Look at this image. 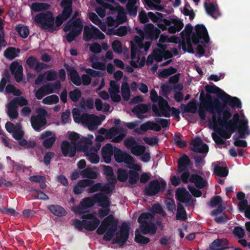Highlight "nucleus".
<instances>
[{"label": "nucleus", "instance_id": "1", "mask_svg": "<svg viewBox=\"0 0 250 250\" xmlns=\"http://www.w3.org/2000/svg\"><path fill=\"white\" fill-rule=\"evenodd\" d=\"M205 89L208 93L216 94L223 101L221 103L218 98H212L209 94L205 95L203 90L201 92L199 114L202 119H205L206 111L213 114L211 119L209 120V126L214 130L212 136L216 144H224V139L230 138L236 128L241 137L250 135L248 120L243 113L235 114L232 120H229L231 113L228 105L240 108L242 107L240 100L229 95L214 85H207Z\"/></svg>", "mask_w": 250, "mask_h": 250}, {"label": "nucleus", "instance_id": "2", "mask_svg": "<svg viewBox=\"0 0 250 250\" xmlns=\"http://www.w3.org/2000/svg\"><path fill=\"white\" fill-rule=\"evenodd\" d=\"M104 170V174L106 176L110 183L104 186L98 183L92 185L87 189L89 193H93L97 191H100L101 193L92 198H87L83 199L80 203V206L73 208L74 211L78 214H83L86 212V209L92 206L95 203H99L100 206L103 208L99 210V215L100 217H104L108 215L109 209L106 207L110 205V202L107 197L104 194H107L111 192L114 188V183L116 181L115 177L113 175L112 168L108 166L103 165L101 166Z\"/></svg>", "mask_w": 250, "mask_h": 250}, {"label": "nucleus", "instance_id": "3", "mask_svg": "<svg viewBox=\"0 0 250 250\" xmlns=\"http://www.w3.org/2000/svg\"><path fill=\"white\" fill-rule=\"evenodd\" d=\"M139 36L134 37V43L138 46L136 47L133 42H131V61L132 66L139 67H142L145 64V58L141 57V52L139 49H144L146 52L151 44L150 41H145V40L156 39L158 38L160 31L155 28L153 24H148L146 25L144 32L136 28Z\"/></svg>", "mask_w": 250, "mask_h": 250}, {"label": "nucleus", "instance_id": "4", "mask_svg": "<svg viewBox=\"0 0 250 250\" xmlns=\"http://www.w3.org/2000/svg\"><path fill=\"white\" fill-rule=\"evenodd\" d=\"M118 224V219L109 215L103 220L97 232L99 234L104 233V239L105 240L113 239L114 243L123 245L128 238L129 226L126 223H123L119 230L116 232Z\"/></svg>", "mask_w": 250, "mask_h": 250}, {"label": "nucleus", "instance_id": "5", "mask_svg": "<svg viewBox=\"0 0 250 250\" xmlns=\"http://www.w3.org/2000/svg\"><path fill=\"white\" fill-rule=\"evenodd\" d=\"M195 34L191 36L190 34L192 30V26L190 24L186 26L184 30L182 32L183 40H186V42L183 45L185 50L189 53H193L194 50L196 49L197 52L202 55L204 53L203 46L200 44V40H203L204 42L208 43L209 42V37L206 27L203 25H197L195 26Z\"/></svg>", "mask_w": 250, "mask_h": 250}, {"label": "nucleus", "instance_id": "6", "mask_svg": "<svg viewBox=\"0 0 250 250\" xmlns=\"http://www.w3.org/2000/svg\"><path fill=\"white\" fill-rule=\"evenodd\" d=\"M71 5V1H62L61 5L63 10L62 15L56 18L55 21L53 14L50 11L36 15L34 21L42 29L50 31L56 30L70 16L72 12Z\"/></svg>", "mask_w": 250, "mask_h": 250}, {"label": "nucleus", "instance_id": "7", "mask_svg": "<svg viewBox=\"0 0 250 250\" xmlns=\"http://www.w3.org/2000/svg\"><path fill=\"white\" fill-rule=\"evenodd\" d=\"M67 136L71 144L77 147V150L83 152L90 163L97 164L99 162L98 151L101 146L98 145L97 148L88 146L92 144L93 135L88 134L87 137H81L76 132L69 131L67 133Z\"/></svg>", "mask_w": 250, "mask_h": 250}, {"label": "nucleus", "instance_id": "8", "mask_svg": "<svg viewBox=\"0 0 250 250\" xmlns=\"http://www.w3.org/2000/svg\"><path fill=\"white\" fill-rule=\"evenodd\" d=\"M178 41V38L175 36L169 37L167 35H161L159 42L158 43L160 48L154 50L153 54L148 57L146 62L147 64H151L153 62V60H155L157 62H161L163 60V58H164V60H169L167 61L163 65L168 64L171 62L170 59L172 57V55L177 54V50L176 49L174 48L172 50V53H171L168 50H166L165 46L162 45V44L164 42L177 43Z\"/></svg>", "mask_w": 250, "mask_h": 250}, {"label": "nucleus", "instance_id": "9", "mask_svg": "<svg viewBox=\"0 0 250 250\" xmlns=\"http://www.w3.org/2000/svg\"><path fill=\"white\" fill-rule=\"evenodd\" d=\"M110 3L103 4V1H96L98 7L96 9V12L99 16L103 18L105 15V9H109L113 14L117 13V18L114 20L112 17H108L107 18V24L109 27L117 26L120 24L123 23L126 20V16L124 9L118 6L115 3L114 1H109Z\"/></svg>", "mask_w": 250, "mask_h": 250}, {"label": "nucleus", "instance_id": "10", "mask_svg": "<svg viewBox=\"0 0 250 250\" xmlns=\"http://www.w3.org/2000/svg\"><path fill=\"white\" fill-rule=\"evenodd\" d=\"M153 215L151 213H144L139 216L138 221L140 224L139 229H137L135 232V241L140 244H145L149 242V239L143 236V234H153L155 233L156 228L153 221Z\"/></svg>", "mask_w": 250, "mask_h": 250}, {"label": "nucleus", "instance_id": "11", "mask_svg": "<svg viewBox=\"0 0 250 250\" xmlns=\"http://www.w3.org/2000/svg\"><path fill=\"white\" fill-rule=\"evenodd\" d=\"M151 20L157 22L158 26L162 31L167 29L170 33H175L180 31L184 26L183 22L178 18H171L169 20L164 19L163 15L159 13H149Z\"/></svg>", "mask_w": 250, "mask_h": 250}, {"label": "nucleus", "instance_id": "12", "mask_svg": "<svg viewBox=\"0 0 250 250\" xmlns=\"http://www.w3.org/2000/svg\"><path fill=\"white\" fill-rule=\"evenodd\" d=\"M150 95L151 101L158 104V107L155 105L152 106V110L156 115L167 117L173 115L176 118L179 117L178 110L173 107L171 108L166 101L158 96L157 92L154 89L150 91Z\"/></svg>", "mask_w": 250, "mask_h": 250}, {"label": "nucleus", "instance_id": "13", "mask_svg": "<svg viewBox=\"0 0 250 250\" xmlns=\"http://www.w3.org/2000/svg\"><path fill=\"white\" fill-rule=\"evenodd\" d=\"M72 114L75 123H82L86 126L90 130L96 129L105 118L104 115L99 116L86 114L81 115L80 110L77 108L73 109Z\"/></svg>", "mask_w": 250, "mask_h": 250}, {"label": "nucleus", "instance_id": "14", "mask_svg": "<svg viewBox=\"0 0 250 250\" xmlns=\"http://www.w3.org/2000/svg\"><path fill=\"white\" fill-rule=\"evenodd\" d=\"M5 127L6 130L12 134L13 137L19 141V145L22 147L27 148L35 146L34 141L27 142L25 140L22 139L24 132L20 124L14 125L11 122H7Z\"/></svg>", "mask_w": 250, "mask_h": 250}, {"label": "nucleus", "instance_id": "15", "mask_svg": "<svg viewBox=\"0 0 250 250\" xmlns=\"http://www.w3.org/2000/svg\"><path fill=\"white\" fill-rule=\"evenodd\" d=\"M79 15V13L78 12H75L73 19L67 22L63 28L65 32H69L66 36L68 42L74 40L75 37L80 35L82 32L83 26L82 21L80 19H74Z\"/></svg>", "mask_w": 250, "mask_h": 250}, {"label": "nucleus", "instance_id": "16", "mask_svg": "<svg viewBox=\"0 0 250 250\" xmlns=\"http://www.w3.org/2000/svg\"><path fill=\"white\" fill-rule=\"evenodd\" d=\"M100 224V220L96 217L95 214H86L83 216V220H76L74 225L76 228L81 229L83 228L88 230H93L97 228Z\"/></svg>", "mask_w": 250, "mask_h": 250}, {"label": "nucleus", "instance_id": "17", "mask_svg": "<svg viewBox=\"0 0 250 250\" xmlns=\"http://www.w3.org/2000/svg\"><path fill=\"white\" fill-rule=\"evenodd\" d=\"M115 160L118 163L124 162L128 168L135 171L141 170V167L135 162L133 158L129 154L116 147L114 154Z\"/></svg>", "mask_w": 250, "mask_h": 250}, {"label": "nucleus", "instance_id": "18", "mask_svg": "<svg viewBox=\"0 0 250 250\" xmlns=\"http://www.w3.org/2000/svg\"><path fill=\"white\" fill-rule=\"evenodd\" d=\"M99 132L102 134H106V138L112 139L114 143H119L122 140L126 134V131L122 128L111 127L109 130L101 128Z\"/></svg>", "mask_w": 250, "mask_h": 250}, {"label": "nucleus", "instance_id": "19", "mask_svg": "<svg viewBox=\"0 0 250 250\" xmlns=\"http://www.w3.org/2000/svg\"><path fill=\"white\" fill-rule=\"evenodd\" d=\"M28 104L27 100L23 97H20L10 101L6 105L7 113L10 119H15L18 117V106L26 105Z\"/></svg>", "mask_w": 250, "mask_h": 250}, {"label": "nucleus", "instance_id": "20", "mask_svg": "<svg viewBox=\"0 0 250 250\" xmlns=\"http://www.w3.org/2000/svg\"><path fill=\"white\" fill-rule=\"evenodd\" d=\"M60 87L61 83L59 82L44 85L40 88L34 90L35 97L37 99H41L46 95L56 92Z\"/></svg>", "mask_w": 250, "mask_h": 250}, {"label": "nucleus", "instance_id": "21", "mask_svg": "<svg viewBox=\"0 0 250 250\" xmlns=\"http://www.w3.org/2000/svg\"><path fill=\"white\" fill-rule=\"evenodd\" d=\"M68 76L72 82L77 85H80L83 83L84 85H88L91 82V78L87 75H83L81 79L77 71L74 67L65 66Z\"/></svg>", "mask_w": 250, "mask_h": 250}, {"label": "nucleus", "instance_id": "22", "mask_svg": "<svg viewBox=\"0 0 250 250\" xmlns=\"http://www.w3.org/2000/svg\"><path fill=\"white\" fill-rule=\"evenodd\" d=\"M83 40L89 41L92 38L102 40L105 38L104 35L97 28L93 25L85 26L83 30Z\"/></svg>", "mask_w": 250, "mask_h": 250}, {"label": "nucleus", "instance_id": "23", "mask_svg": "<svg viewBox=\"0 0 250 250\" xmlns=\"http://www.w3.org/2000/svg\"><path fill=\"white\" fill-rule=\"evenodd\" d=\"M38 116H33L31 118V123L33 128L36 131H39L40 128L44 125L46 124L45 116L46 115V111L42 108H39L37 110Z\"/></svg>", "mask_w": 250, "mask_h": 250}, {"label": "nucleus", "instance_id": "24", "mask_svg": "<svg viewBox=\"0 0 250 250\" xmlns=\"http://www.w3.org/2000/svg\"><path fill=\"white\" fill-rule=\"evenodd\" d=\"M181 179L183 182H191L199 188H202L206 186L207 184L206 181L201 176L197 174H193L189 177V174L187 171H185L182 174Z\"/></svg>", "mask_w": 250, "mask_h": 250}, {"label": "nucleus", "instance_id": "25", "mask_svg": "<svg viewBox=\"0 0 250 250\" xmlns=\"http://www.w3.org/2000/svg\"><path fill=\"white\" fill-rule=\"evenodd\" d=\"M124 144L136 156L141 155L146 150L145 146L138 145L135 139L132 137L125 140Z\"/></svg>", "mask_w": 250, "mask_h": 250}, {"label": "nucleus", "instance_id": "26", "mask_svg": "<svg viewBox=\"0 0 250 250\" xmlns=\"http://www.w3.org/2000/svg\"><path fill=\"white\" fill-rule=\"evenodd\" d=\"M166 185V183L164 180L154 181L146 188V193L149 195H154L160 190L164 189Z\"/></svg>", "mask_w": 250, "mask_h": 250}, {"label": "nucleus", "instance_id": "27", "mask_svg": "<svg viewBox=\"0 0 250 250\" xmlns=\"http://www.w3.org/2000/svg\"><path fill=\"white\" fill-rule=\"evenodd\" d=\"M39 138L43 140L42 145L45 148H49L52 146L56 140V136L54 132L46 131L41 133Z\"/></svg>", "mask_w": 250, "mask_h": 250}, {"label": "nucleus", "instance_id": "28", "mask_svg": "<svg viewBox=\"0 0 250 250\" xmlns=\"http://www.w3.org/2000/svg\"><path fill=\"white\" fill-rule=\"evenodd\" d=\"M108 91L112 101L118 102L121 100L120 85L117 82L113 80L110 81Z\"/></svg>", "mask_w": 250, "mask_h": 250}, {"label": "nucleus", "instance_id": "29", "mask_svg": "<svg viewBox=\"0 0 250 250\" xmlns=\"http://www.w3.org/2000/svg\"><path fill=\"white\" fill-rule=\"evenodd\" d=\"M116 148V147L113 146L111 144H107L102 147V156L105 163H110Z\"/></svg>", "mask_w": 250, "mask_h": 250}, {"label": "nucleus", "instance_id": "30", "mask_svg": "<svg viewBox=\"0 0 250 250\" xmlns=\"http://www.w3.org/2000/svg\"><path fill=\"white\" fill-rule=\"evenodd\" d=\"M61 149L64 156L72 157L75 155L77 147L70 144L68 141H63L61 144Z\"/></svg>", "mask_w": 250, "mask_h": 250}, {"label": "nucleus", "instance_id": "31", "mask_svg": "<svg viewBox=\"0 0 250 250\" xmlns=\"http://www.w3.org/2000/svg\"><path fill=\"white\" fill-rule=\"evenodd\" d=\"M129 177V182L133 183L135 182L137 178L138 174L136 172H131L128 174L127 172L122 169H119L118 170V179L119 181L124 182Z\"/></svg>", "mask_w": 250, "mask_h": 250}, {"label": "nucleus", "instance_id": "32", "mask_svg": "<svg viewBox=\"0 0 250 250\" xmlns=\"http://www.w3.org/2000/svg\"><path fill=\"white\" fill-rule=\"evenodd\" d=\"M204 6L207 13L213 18H217L220 16L217 6L211 2L210 1H206L204 3Z\"/></svg>", "mask_w": 250, "mask_h": 250}, {"label": "nucleus", "instance_id": "33", "mask_svg": "<svg viewBox=\"0 0 250 250\" xmlns=\"http://www.w3.org/2000/svg\"><path fill=\"white\" fill-rule=\"evenodd\" d=\"M192 149L199 153H207L208 148L207 145L203 143L202 140L199 138H195L192 142Z\"/></svg>", "mask_w": 250, "mask_h": 250}, {"label": "nucleus", "instance_id": "34", "mask_svg": "<svg viewBox=\"0 0 250 250\" xmlns=\"http://www.w3.org/2000/svg\"><path fill=\"white\" fill-rule=\"evenodd\" d=\"M11 71L17 82L20 81L22 76V67L17 62H13L10 66Z\"/></svg>", "mask_w": 250, "mask_h": 250}, {"label": "nucleus", "instance_id": "35", "mask_svg": "<svg viewBox=\"0 0 250 250\" xmlns=\"http://www.w3.org/2000/svg\"><path fill=\"white\" fill-rule=\"evenodd\" d=\"M57 78L56 73L52 70L48 71L45 73L39 76L35 81L37 84H39L43 82L45 80L49 81H53Z\"/></svg>", "mask_w": 250, "mask_h": 250}, {"label": "nucleus", "instance_id": "36", "mask_svg": "<svg viewBox=\"0 0 250 250\" xmlns=\"http://www.w3.org/2000/svg\"><path fill=\"white\" fill-rule=\"evenodd\" d=\"M93 182L89 179H84L79 181L75 186L73 191L76 194L81 193L84 188L91 186Z\"/></svg>", "mask_w": 250, "mask_h": 250}, {"label": "nucleus", "instance_id": "37", "mask_svg": "<svg viewBox=\"0 0 250 250\" xmlns=\"http://www.w3.org/2000/svg\"><path fill=\"white\" fill-rule=\"evenodd\" d=\"M223 210V208L219 206L217 209L211 212V214L214 217L215 221L218 223H223L227 220V216L222 213Z\"/></svg>", "mask_w": 250, "mask_h": 250}, {"label": "nucleus", "instance_id": "38", "mask_svg": "<svg viewBox=\"0 0 250 250\" xmlns=\"http://www.w3.org/2000/svg\"><path fill=\"white\" fill-rule=\"evenodd\" d=\"M214 173L221 177H226L228 174V170L225 164L217 162L214 164Z\"/></svg>", "mask_w": 250, "mask_h": 250}, {"label": "nucleus", "instance_id": "39", "mask_svg": "<svg viewBox=\"0 0 250 250\" xmlns=\"http://www.w3.org/2000/svg\"><path fill=\"white\" fill-rule=\"evenodd\" d=\"M176 197L181 203H187L189 200L190 196L186 189L179 188L177 190Z\"/></svg>", "mask_w": 250, "mask_h": 250}, {"label": "nucleus", "instance_id": "40", "mask_svg": "<svg viewBox=\"0 0 250 250\" xmlns=\"http://www.w3.org/2000/svg\"><path fill=\"white\" fill-rule=\"evenodd\" d=\"M26 62L29 67L35 69L37 71H40L46 66L45 64L39 62L35 58L32 57L29 58Z\"/></svg>", "mask_w": 250, "mask_h": 250}, {"label": "nucleus", "instance_id": "41", "mask_svg": "<svg viewBox=\"0 0 250 250\" xmlns=\"http://www.w3.org/2000/svg\"><path fill=\"white\" fill-rule=\"evenodd\" d=\"M124 81L123 82L121 86V94L123 98L125 101H128L130 97V91L129 84L127 82L125 77L124 78Z\"/></svg>", "mask_w": 250, "mask_h": 250}, {"label": "nucleus", "instance_id": "42", "mask_svg": "<svg viewBox=\"0 0 250 250\" xmlns=\"http://www.w3.org/2000/svg\"><path fill=\"white\" fill-rule=\"evenodd\" d=\"M90 20L95 24L98 25L104 32L106 31V26L105 23L102 22L98 16L94 13L89 14Z\"/></svg>", "mask_w": 250, "mask_h": 250}, {"label": "nucleus", "instance_id": "43", "mask_svg": "<svg viewBox=\"0 0 250 250\" xmlns=\"http://www.w3.org/2000/svg\"><path fill=\"white\" fill-rule=\"evenodd\" d=\"M81 175L83 177L96 179L98 176L97 171L95 167H87L81 171Z\"/></svg>", "mask_w": 250, "mask_h": 250}, {"label": "nucleus", "instance_id": "44", "mask_svg": "<svg viewBox=\"0 0 250 250\" xmlns=\"http://www.w3.org/2000/svg\"><path fill=\"white\" fill-rule=\"evenodd\" d=\"M97 57L93 55L91 56L88 59V61L91 63V66L95 69H98L100 70H104L105 68V63L97 61Z\"/></svg>", "mask_w": 250, "mask_h": 250}, {"label": "nucleus", "instance_id": "45", "mask_svg": "<svg viewBox=\"0 0 250 250\" xmlns=\"http://www.w3.org/2000/svg\"><path fill=\"white\" fill-rule=\"evenodd\" d=\"M148 107L145 104H139L135 106L132 110V112L137 115L139 118H144V116H142V114L145 113L147 112Z\"/></svg>", "mask_w": 250, "mask_h": 250}, {"label": "nucleus", "instance_id": "46", "mask_svg": "<svg viewBox=\"0 0 250 250\" xmlns=\"http://www.w3.org/2000/svg\"><path fill=\"white\" fill-rule=\"evenodd\" d=\"M227 247V241L225 239H217L210 245V249L212 250H221Z\"/></svg>", "mask_w": 250, "mask_h": 250}, {"label": "nucleus", "instance_id": "47", "mask_svg": "<svg viewBox=\"0 0 250 250\" xmlns=\"http://www.w3.org/2000/svg\"><path fill=\"white\" fill-rule=\"evenodd\" d=\"M50 7V5L45 3L35 2L31 6L32 12H38L43 10H47Z\"/></svg>", "mask_w": 250, "mask_h": 250}, {"label": "nucleus", "instance_id": "48", "mask_svg": "<svg viewBox=\"0 0 250 250\" xmlns=\"http://www.w3.org/2000/svg\"><path fill=\"white\" fill-rule=\"evenodd\" d=\"M189 164V160L188 156L184 155L178 161V171L182 172L186 170Z\"/></svg>", "mask_w": 250, "mask_h": 250}, {"label": "nucleus", "instance_id": "49", "mask_svg": "<svg viewBox=\"0 0 250 250\" xmlns=\"http://www.w3.org/2000/svg\"><path fill=\"white\" fill-rule=\"evenodd\" d=\"M47 208L55 215L61 216L65 214V211L60 206L52 205L48 206Z\"/></svg>", "mask_w": 250, "mask_h": 250}, {"label": "nucleus", "instance_id": "50", "mask_svg": "<svg viewBox=\"0 0 250 250\" xmlns=\"http://www.w3.org/2000/svg\"><path fill=\"white\" fill-rule=\"evenodd\" d=\"M128 31V29L126 27L123 26L118 28L117 30L112 31L110 29H106V32H105L107 34L109 35H115L119 36H125Z\"/></svg>", "mask_w": 250, "mask_h": 250}, {"label": "nucleus", "instance_id": "51", "mask_svg": "<svg viewBox=\"0 0 250 250\" xmlns=\"http://www.w3.org/2000/svg\"><path fill=\"white\" fill-rule=\"evenodd\" d=\"M20 50L14 47H9L4 52V56L9 59L12 60L19 56Z\"/></svg>", "mask_w": 250, "mask_h": 250}, {"label": "nucleus", "instance_id": "52", "mask_svg": "<svg viewBox=\"0 0 250 250\" xmlns=\"http://www.w3.org/2000/svg\"><path fill=\"white\" fill-rule=\"evenodd\" d=\"M138 5L136 1H128L126 5L128 13L131 16H135L137 13Z\"/></svg>", "mask_w": 250, "mask_h": 250}, {"label": "nucleus", "instance_id": "53", "mask_svg": "<svg viewBox=\"0 0 250 250\" xmlns=\"http://www.w3.org/2000/svg\"><path fill=\"white\" fill-rule=\"evenodd\" d=\"M237 198L240 200L238 207L240 210H244L248 206V201L247 200L244 199L245 194L243 192H239L237 194Z\"/></svg>", "mask_w": 250, "mask_h": 250}, {"label": "nucleus", "instance_id": "54", "mask_svg": "<svg viewBox=\"0 0 250 250\" xmlns=\"http://www.w3.org/2000/svg\"><path fill=\"white\" fill-rule=\"evenodd\" d=\"M16 30L22 38H27L29 33L28 27L22 24H19L17 25Z\"/></svg>", "mask_w": 250, "mask_h": 250}, {"label": "nucleus", "instance_id": "55", "mask_svg": "<svg viewBox=\"0 0 250 250\" xmlns=\"http://www.w3.org/2000/svg\"><path fill=\"white\" fill-rule=\"evenodd\" d=\"M181 110L184 112L195 113L197 107L194 102H190L187 105H182Z\"/></svg>", "mask_w": 250, "mask_h": 250}, {"label": "nucleus", "instance_id": "56", "mask_svg": "<svg viewBox=\"0 0 250 250\" xmlns=\"http://www.w3.org/2000/svg\"><path fill=\"white\" fill-rule=\"evenodd\" d=\"M59 97L56 95H51L46 96L42 99V102L45 104H54L59 102Z\"/></svg>", "mask_w": 250, "mask_h": 250}, {"label": "nucleus", "instance_id": "57", "mask_svg": "<svg viewBox=\"0 0 250 250\" xmlns=\"http://www.w3.org/2000/svg\"><path fill=\"white\" fill-rule=\"evenodd\" d=\"M86 46L89 47L90 51L93 53L99 54L102 51V46L97 42L88 43Z\"/></svg>", "mask_w": 250, "mask_h": 250}, {"label": "nucleus", "instance_id": "58", "mask_svg": "<svg viewBox=\"0 0 250 250\" xmlns=\"http://www.w3.org/2000/svg\"><path fill=\"white\" fill-rule=\"evenodd\" d=\"M69 97L73 102H77L81 97V91L76 88L69 92Z\"/></svg>", "mask_w": 250, "mask_h": 250}, {"label": "nucleus", "instance_id": "59", "mask_svg": "<svg viewBox=\"0 0 250 250\" xmlns=\"http://www.w3.org/2000/svg\"><path fill=\"white\" fill-rule=\"evenodd\" d=\"M111 46L114 51L118 54H121L123 50L122 43L119 40H115L111 43Z\"/></svg>", "mask_w": 250, "mask_h": 250}, {"label": "nucleus", "instance_id": "60", "mask_svg": "<svg viewBox=\"0 0 250 250\" xmlns=\"http://www.w3.org/2000/svg\"><path fill=\"white\" fill-rule=\"evenodd\" d=\"M30 180L33 182H38L40 183V186L42 188H44L46 187L45 184V179L43 177L41 176H31L29 178Z\"/></svg>", "mask_w": 250, "mask_h": 250}, {"label": "nucleus", "instance_id": "61", "mask_svg": "<svg viewBox=\"0 0 250 250\" xmlns=\"http://www.w3.org/2000/svg\"><path fill=\"white\" fill-rule=\"evenodd\" d=\"M32 194L35 198L38 199L45 200L48 199V197L46 194L38 190H33L32 192Z\"/></svg>", "mask_w": 250, "mask_h": 250}, {"label": "nucleus", "instance_id": "62", "mask_svg": "<svg viewBox=\"0 0 250 250\" xmlns=\"http://www.w3.org/2000/svg\"><path fill=\"white\" fill-rule=\"evenodd\" d=\"M176 218L178 219L185 220L186 218V213L181 204L178 205V209L176 215Z\"/></svg>", "mask_w": 250, "mask_h": 250}, {"label": "nucleus", "instance_id": "63", "mask_svg": "<svg viewBox=\"0 0 250 250\" xmlns=\"http://www.w3.org/2000/svg\"><path fill=\"white\" fill-rule=\"evenodd\" d=\"M176 69L173 67H169L159 72V76L161 77H167L171 74H174L176 72Z\"/></svg>", "mask_w": 250, "mask_h": 250}, {"label": "nucleus", "instance_id": "64", "mask_svg": "<svg viewBox=\"0 0 250 250\" xmlns=\"http://www.w3.org/2000/svg\"><path fill=\"white\" fill-rule=\"evenodd\" d=\"M160 1H145V4L152 9L161 10L162 7L159 4Z\"/></svg>", "mask_w": 250, "mask_h": 250}]
</instances>
